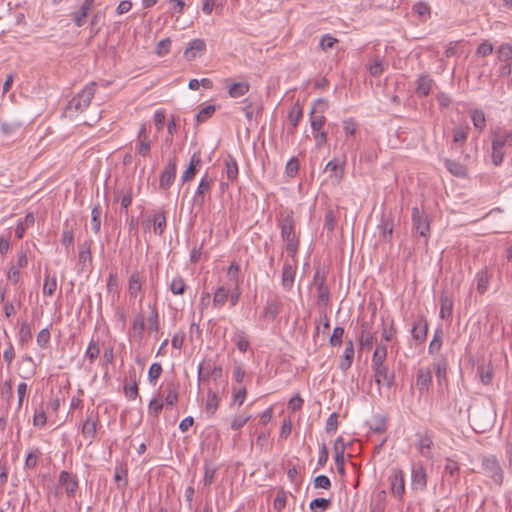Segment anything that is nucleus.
I'll list each match as a JSON object with an SVG mask.
<instances>
[{
  "instance_id": "1",
  "label": "nucleus",
  "mask_w": 512,
  "mask_h": 512,
  "mask_svg": "<svg viewBox=\"0 0 512 512\" xmlns=\"http://www.w3.org/2000/svg\"><path fill=\"white\" fill-rule=\"evenodd\" d=\"M276 222L281 230V238L286 252L294 256L298 252L300 235L296 231L294 212L291 209L281 210L276 217Z\"/></svg>"
},
{
  "instance_id": "2",
  "label": "nucleus",
  "mask_w": 512,
  "mask_h": 512,
  "mask_svg": "<svg viewBox=\"0 0 512 512\" xmlns=\"http://www.w3.org/2000/svg\"><path fill=\"white\" fill-rule=\"evenodd\" d=\"M478 472L488 479L486 482L487 485L501 487L504 483V470L495 455L482 456Z\"/></svg>"
},
{
  "instance_id": "3",
  "label": "nucleus",
  "mask_w": 512,
  "mask_h": 512,
  "mask_svg": "<svg viewBox=\"0 0 512 512\" xmlns=\"http://www.w3.org/2000/svg\"><path fill=\"white\" fill-rule=\"evenodd\" d=\"M96 91V83L87 84L81 92L74 96L67 104L65 113L72 118L83 112L91 103Z\"/></svg>"
},
{
  "instance_id": "4",
  "label": "nucleus",
  "mask_w": 512,
  "mask_h": 512,
  "mask_svg": "<svg viewBox=\"0 0 512 512\" xmlns=\"http://www.w3.org/2000/svg\"><path fill=\"white\" fill-rule=\"evenodd\" d=\"M99 426V414L95 409H88L86 418L81 427L83 437L90 442L95 438Z\"/></svg>"
},
{
  "instance_id": "5",
  "label": "nucleus",
  "mask_w": 512,
  "mask_h": 512,
  "mask_svg": "<svg viewBox=\"0 0 512 512\" xmlns=\"http://www.w3.org/2000/svg\"><path fill=\"white\" fill-rule=\"evenodd\" d=\"M389 482L391 494L402 501L405 494V479L402 469L393 468L389 476Z\"/></svg>"
},
{
  "instance_id": "6",
  "label": "nucleus",
  "mask_w": 512,
  "mask_h": 512,
  "mask_svg": "<svg viewBox=\"0 0 512 512\" xmlns=\"http://www.w3.org/2000/svg\"><path fill=\"white\" fill-rule=\"evenodd\" d=\"M427 486V473L423 465H413L411 469V488L423 491Z\"/></svg>"
},
{
  "instance_id": "7",
  "label": "nucleus",
  "mask_w": 512,
  "mask_h": 512,
  "mask_svg": "<svg viewBox=\"0 0 512 512\" xmlns=\"http://www.w3.org/2000/svg\"><path fill=\"white\" fill-rule=\"evenodd\" d=\"M176 169L177 158L176 156H173L168 160L166 167L164 168L163 172L160 175L159 185L162 189H167L173 184L176 178Z\"/></svg>"
},
{
  "instance_id": "8",
  "label": "nucleus",
  "mask_w": 512,
  "mask_h": 512,
  "mask_svg": "<svg viewBox=\"0 0 512 512\" xmlns=\"http://www.w3.org/2000/svg\"><path fill=\"white\" fill-rule=\"evenodd\" d=\"M297 262L295 258L291 261L287 260L282 269V285L286 290H290L294 284L296 275Z\"/></svg>"
},
{
  "instance_id": "9",
  "label": "nucleus",
  "mask_w": 512,
  "mask_h": 512,
  "mask_svg": "<svg viewBox=\"0 0 512 512\" xmlns=\"http://www.w3.org/2000/svg\"><path fill=\"white\" fill-rule=\"evenodd\" d=\"M447 368V360L444 357H440L434 362L436 380L440 390L448 387Z\"/></svg>"
},
{
  "instance_id": "10",
  "label": "nucleus",
  "mask_w": 512,
  "mask_h": 512,
  "mask_svg": "<svg viewBox=\"0 0 512 512\" xmlns=\"http://www.w3.org/2000/svg\"><path fill=\"white\" fill-rule=\"evenodd\" d=\"M432 383V371L429 367H421L417 371L416 388L422 394L429 390Z\"/></svg>"
},
{
  "instance_id": "11",
  "label": "nucleus",
  "mask_w": 512,
  "mask_h": 512,
  "mask_svg": "<svg viewBox=\"0 0 512 512\" xmlns=\"http://www.w3.org/2000/svg\"><path fill=\"white\" fill-rule=\"evenodd\" d=\"M206 51V43L203 39H193L188 43L187 48L184 51V58L187 61L194 60L198 55L203 54Z\"/></svg>"
},
{
  "instance_id": "12",
  "label": "nucleus",
  "mask_w": 512,
  "mask_h": 512,
  "mask_svg": "<svg viewBox=\"0 0 512 512\" xmlns=\"http://www.w3.org/2000/svg\"><path fill=\"white\" fill-rule=\"evenodd\" d=\"M412 222L416 232L421 236H426L429 233L430 227L427 218L417 207L412 209Z\"/></svg>"
},
{
  "instance_id": "13",
  "label": "nucleus",
  "mask_w": 512,
  "mask_h": 512,
  "mask_svg": "<svg viewBox=\"0 0 512 512\" xmlns=\"http://www.w3.org/2000/svg\"><path fill=\"white\" fill-rule=\"evenodd\" d=\"M372 370L374 372L375 382L378 386L384 383L388 388L392 387L394 375L389 373V369L386 365L372 367Z\"/></svg>"
},
{
  "instance_id": "14",
  "label": "nucleus",
  "mask_w": 512,
  "mask_h": 512,
  "mask_svg": "<svg viewBox=\"0 0 512 512\" xmlns=\"http://www.w3.org/2000/svg\"><path fill=\"white\" fill-rule=\"evenodd\" d=\"M213 184V179L208 176L206 173L200 180L199 185L197 187L194 202L199 205H203L204 197L207 193L210 192V189Z\"/></svg>"
},
{
  "instance_id": "15",
  "label": "nucleus",
  "mask_w": 512,
  "mask_h": 512,
  "mask_svg": "<svg viewBox=\"0 0 512 512\" xmlns=\"http://www.w3.org/2000/svg\"><path fill=\"white\" fill-rule=\"evenodd\" d=\"M59 484L65 488V491L69 497L74 496L77 488L78 481L76 477L72 476L67 471H62L59 475Z\"/></svg>"
},
{
  "instance_id": "16",
  "label": "nucleus",
  "mask_w": 512,
  "mask_h": 512,
  "mask_svg": "<svg viewBox=\"0 0 512 512\" xmlns=\"http://www.w3.org/2000/svg\"><path fill=\"white\" fill-rule=\"evenodd\" d=\"M201 162V153L199 151L194 152L190 158L189 166L181 176L182 182H189L195 177L197 167L201 165Z\"/></svg>"
},
{
  "instance_id": "17",
  "label": "nucleus",
  "mask_w": 512,
  "mask_h": 512,
  "mask_svg": "<svg viewBox=\"0 0 512 512\" xmlns=\"http://www.w3.org/2000/svg\"><path fill=\"white\" fill-rule=\"evenodd\" d=\"M432 446L433 440L428 433L418 434L417 449L423 457L427 459L432 458Z\"/></svg>"
},
{
  "instance_id": "18",
  "label": "nucleus",
  "mask_w": 512,
  "mask_h": 512,
  "mask_svg": "<svg viewBox=\"0 0 512 512\" xmlns=\"http://www.w3.org/2000/svg\"><path fill=\"white\" fill-rule=\"evenodd\" d=\"M94 5V0H84L82 5L80 6L79 11L74 12L72 14V20L76 26L81 27L86 22V17L88 13L92 10Z\"/></svg>"
},
{
  "instance_id": "19",
  "label": "nucleus",
  "mask_w": 512,
  "mask_h": 512,
  "mask_svg": "<svg viewBox=\"0 0 512 512\" xmlns=\"http://www.w3.org/2000/svg\"><path fill=\"white\" fill-rule=\"evenodd\" d=\"M354 354H355V351H354L353 341L352 340L346 341L344 353H343L342 359L339 363V368L343 372L347 371L351 367L353 359H354Z\"/></svg>"
},
{
  "instance_id": "20",
  "label": "nucleus",
  "mask_w": 512,
  "mask_h": 512,
  "mask_svg": "<svg viewBox=\"0 0 512 512\" xmlns=\"http://www.w3.org/2000/svg\"><path fill=\"white\" fill-rule=\"evenodd\" d=\"M334 451H335V463L337 470L340 474L345 473V465H344V443L342 437H338L334 443Z\"/></svg>"
},
{
  "instance_id": "21",
  "label": "nucleus",
  "mask_w": 512,
  "mask_h": 512,
  "mask_svg": "<svg viewBox=\"0 0 512 512\" xmlns=\"http://www.w3.org/2000/svg\"><path fill=\"white\" fill-rule=\"evenodd\" d=\"M359 342L363 348L368 349H370L374 343V334L372 333L371 326L368 322H363L361 324Z\"/></svg>"
},
{
  "instance_id": "22",
  "label": "nucleus",
  "mask_w": 512,
  "mask_h": 512,
  "mask_svg": "<svg viewBox=\"0 0 512 512\" xmlns=\"http://www.w3.org/2000/svg\"><path fill=\"white\" fill-rule=\"evenodd\" d=\"M433 85L434 81L429 75H422L417 79L416 93L419 96H428Z\"/></svg>"
},
{
  "instance_id": "23",
  "label": "nucleus",
  "mask_w": 512,
  "mask_h": 512,
  "mask_svg": "<svg viewBox=\"0 0 512 512\" xmlns=\"http://www.w3.org/2000/svg\"><path fill=\"white\" fill-rule=\"evenodd\" d=\"M143 281L144 277L138 271L131 274L128 287V292L131 297H136L138 292L141 291Z\"/></svg>"
},
{
  "instance_id": "24",
  "label": "nucleus",
  "mask_w": 512,
  "mask_h": 512,
  "mask_svg": "<svg viewBox=\"0 0 512 512\" xmlns=\"http://www.w3.org/2000/svg\"><path fill=\"white\" fill-rule=\"evenodd\" d=\"M445 167L453 176L456 177L464 178L468 174L466 166L455 160L446 159Z\"/></svg>"
},
{
  "instance_id": "25",
  "label": "nucleus",
  "mask_w": 512,
  "mask_h": 512,
  "mask_svg": "<svg viewBox=\"0 0 512 512\" xmlns=\"http://www.w3.org/2000/svg\"><path fill=\"white\" fill-rule=\"evenodd\" d=\"M491 277H492V274L489 272V270L487 268L480 270L476 274L477 291L480 294H484L486 292Z\"/></svg>"
},
{
  "instance_id": "26",
  "label": "nucleus",
  "mask_w": 512,
  "mask_h": 512,
  "mask_svg": "<svg viewBox=\"0 0 512 512\" xmlns=\"http://www.w3.org/2000/svg\"><path fill=\"white\" fill-rule=\"evenodd\" d=\"M224 165L227 179L231 182L235 181L238 177V165L235 158L228 155L224 160Z\"/></svg>"
},
{
  "instance_id": "27",
  "label": "nucleus",
  "mask_w": 512,
  "mask_h": 512,
  "mask_svg": "<svg viewBox=\"0 0 512 512\" xmlns=\"http://www.w3.org/2000/svg\"><path fill=\"white\" fill-rule=\"evenodd\" d=\"M460 467L457 461L447 458L444 466V475L449 476L453 483H457L459 480Z\"/></svg>"
},
{
  "instance_id": "28",
  "label": "nucleus",
  "mask_w": 512,
  "mask_h": 512,
  "mask_svg": "<svg viewBox=\"0 0 512 512\" xmlns=\"http://www.w3.org/2000/svg\"><path fill=\"white\" fill-rule=\"evenodd\" d=\"M325 171L330 173L337 181H340L344 174L342 163L338 159H333L326 164Z\"/></svg>"
},
{
  "instance_id": "29",
  "label": "nucleus",
  "mask_w": 512,
  "mask_h": 512,
  "mask_svg": "<svg viewBox=\"0 0 512 512\" xmlns=\"http://www.w3.org/2000/svg\"><path fill=\"white\" fill-rule=\"evenodd\" d=\"M428 332V324L425 319H419L412 327V336L417 341H424Z\"/></svg>"
},
{
  "instance_id": "30",
  "label": "nucleus",
  "mask_w": 512,
  "mask_h": 512,
  "mask_svg": "<svg viewBox=\"0 0 512 512\" xmlns=\"http://www.w3.org/2000/svg\"><path fill=\"white\" fill-rule=\"evenodd\" d=\"M387 348L384 345H377L372 356L371 367L385 366Z\"/></svg>"
},
{
  "instance_id": "31",
  "label": "nucleus",
  "mask_w": 512,
  "mask_h": 512,
  "mask_svg": "<svg viewBox=\"0 0 512 512\" xmlns=\"http://www.w3.org/2000/svg\"><path fill=\"white\" fill-rule=\"evenodd\" d=\"M229 288L225 286H219L214 292L213 305L215 307H223L228 300Z\"/></svg>"
},
{
  "instance_id": "32",
  "label": "nucleus",
  "mask_w": 512,
  "mask_h": 512,
  "mask_svg": "<svg viewBox=\"0 0 512 512\" xmlns=\"http://www.w3.org/2000/svg\"><path fill=\"white\" fill-rule=\"evenodd\" d=\"M503 143L499 140H492V162L498 166L502 163L504 158Z\"/></svg>"
},
{
  "instance_id": "33",
  "label": "nucleus",
  "mask_w": 512,
  "mask_h": 512,
  "mask_svg": "<svg viewBox=\"0 0 512 512\" xmlns=\"http://www.w3.org/2000/svg\"><path fill=\"white\" fill-rule=\"evenodd\" d=\"M367 69L371 76H380L384 71V60L379 56H375L367 65Z\"/></svg>"
},
{
  "instance_id": "34",
  "label": "nucleus",
  "mask_w": 512,
  "mask_h": 512,
  "mask_svg": "<svg viewBox=\"0 0 512 512\" xmlns=\"http://www.w3.org/2000/svg\"><path fill=\"white\" fill-rule=\"evenodd\" d=\"M249 87L247 82L233 83L229 87L228 93L232 98H238L245 95L249 91Z\"/></svg>"
},
{
  "instance_id": "35",
  "label": "nucleus",
  "mask_w": 512,
  "mask_h": 512,
  "mask_svg": "<svg viewBox=\"0 0 512 512\" xmlns=\"http://www.w3.org/2000/svg\"><path fill=\"white\" fill-rule=\"evenodd\" d=\"M468 126H458L453 129V144L462 146L467 140Z\"/></svg>"
},
{
  "instance_id": "36",
  "label": "nucleus",
  "mask_w": 512,
  "mask_h": 512,
  "mask_svg": "<svg viewBox=\"0 0 512 512\" xmlns=\"http://www.w3.org/2000/svg\"><path fill=\"white\" fill-rule=\"evenodd\" d=\"M471 120L473 122L474 127L479 131H483L484 128L486 127L485 114L480 109H474L471 111Z\"/></svg>"
},
{
  "instance_id": "37",
  "label": "nucleus",
  "mask_w": 512,
  "mask_h": 512,
  "mask_svg": "<svg viewBox=\"0 0 512 512\" xmlns=\"http://www.w3.org/2000/svg\"><path fill=\"white\" fill-rule=\"evenodd\" d=\"M477 371L481 383H483L484 385L491 384L493 379V368L491 367L490 364L479 366Z\"/></svg>"
},
{
  "instance_id": "38",
  "label": "nucleus",
  "mask_w": 512,
  "mask_h": 512,
  "mask_svg": "<svg viewBox=\"0 0 512 512\" xmlns=\"http://www.w3.org/2000/svg\"><path fill=\"white\" fill-rule=\"evenodd\" d=\"M216 472H217V467L214 466L211 462L206 461L204 464V477H203V483L205 486H210L214 482Z\"/></svg>"
},
{
  "instance_id": "39",
  "label": "nucleus",
  "mask_w": 512,
  "mask_h": 512,
  "mask_svg": "<svg viewBox=\"0 0 512 512\" xmlns=\"http://www.w3.org/2000/svg\"><path fill=\"white\" fill-rule=\"evenodd\" d=\"M102 210L100 205H95L91 211V228L95 233L100 232Z\"/></svg>"
},
{
  "instance_id": "40",
  "label": "nucleus",
  "mask_w": 512,
  "mask_h": 512,
  "mask_svg": "<svg viewBox=\"0 0 512 512\" xmlns=\"http://www.w3.org/2000/svg\"><path fill=\"white\" fill-rule=\"evenodd\" d=\"M219 405V397L216 392L208 391L206 401V412L209 415H214Z\"/></svg>"
},
{
  "instance_id": "41",
  "label": "nucleus",
  "mask_w": 512,
  "mask_h": 512,
  "mask_svg": "<svg viewBox=\"0 0 512 512\" xmlns=\"http://www.w3.org/2000/svg\"><path fill=\"white\" fill-rule=\"evenodd\" d=\"M100 355V347L98 341L91 339V341L88 344V347L85 352V357L89 359L90 364L94 363V361L99 357Z\"/></svg>"
},
{
  "instance_id": "42",
  "label": "nucleus",
  "mask_w": 512,
  "mask_h": 512,
  "mask_svg": "<svg viewBox=\"0 0 512 512\" xmlns=\"http://www.w3.org/2000/svg\"><path fill=\"white\" fill-rule=\"evenodd\" d=\"M440 318L446 319L451 316L452 308H453V301L448 296H442L440 298Z\"/></svg>"
},
{
  "instance_id": "43",
  "label": "nucleus",
  "mask_w": 512,
  "mask_h": 512,
  "mask_svg": "<svg viewBox=\"0 0 512 512\" xmlns=\"http://www.w3.org/2000/svg\"><path fill=\"white\" fill-rule=\"evenodd\" d=\"M170 290L174 295H183L186 291V284L181 276H176L170 283Z\"/></svg>"
},
{
  "instance_id": "44",
  "label": "nucleus",
  "mask_w": 512,
  "mask_h": 512,
  "mask_svg": "<svg viewBox=\"0 0 512 512\" xmlns=\"http://www.w3.org/2000/svg\"><path fill=\"white\" fill-rule=\"evenodd\" d=\"M154 232L161 235L166 228V216L164 212H159L153 217Z\"/></svg>"
},
{
  "instance_id": "45",
  "label": "nucleus",
  "mask_w": 512,
  "mask_h": 512,
  "mask_svg": "<svg viewBox=\"0 0 512 512\" xmlns=\"http://www.w3.org/2000/svg\"><path fill=\"white\" fill-rule=\"evenodd\" d=\"M442 343H443L442 331L441 330H437L434 333L433 339H432V341L429 344V347H428L429 354H434V353L439 352L441 347H442Z\"/></svg>"
},
{
  "instance_id": "46",
  "label": "nucleus",
  "mask_w": 512,
  "mask_h": 512,
  "mask_svg": "<svg viewBox=\"0 0 512 512\" xmlns=\"http://www.w3.org/2000/svg\"><path fill=\"white\" fill-rule=\"evenodd\" d=\"M336 217L333 209L329 208L325 212L324 216V229L327 230L328 233H332L335 228Z\"/></svg>"
},
{
  "instance_id": "47",
  "label": "nucleus",
  "mask_w": 512,
  "mask_h": 512,
  "mask_svg": "<svg viewBox=\"0 0 512 512\" xmlns=\"http://www.w3.org/2000/svg\"><path fill=\"white\" fill-rule=\"evenodd\" d=\"M57 288V280L55 277H50L46 275L44 285H43V294L46 296H52Z\"/></svg>"
},
{
  "instance_id": "48",
  "label": "nucleus",
  "mask_w": 512,
  "mask_h": 512,
  "mask_svg": "<svg viewBox=\"0 0 512 512\" xmlns=\"http://www.w3.org/2000/svg\"><path fill=\"white\" fill-rule=\"evenodd\" d=\"M151 140L150 138H144L142 140H138L136 145V150L142 157H147L150 154L151 150Z\"/></svg>"
},
{
  "instance_id": "49",
  "label": "nucleus",
  "mask_w": 512,
  "mask_h": 512,
  "mask_svg": "<svg viewBox=\"0 0 512 512\" xmlns=\"http://www.w3.org/2000/svg\"><path fill=\"white\" fill-rule=\"evenodd\" d=\"M216 107L215 105H208L204 108H202L196 115V120L198 123L205 122L207 119H209L215 112Z\"/></svg>"
},
{
  "instance_id": "50",
  "label": "nucleus",
  "mask_w": 512,
  "mask_h": 512,
  "mask_svg": "<svg viewBox=\"0 0 512 512\" xmlns=\"http://www.w3.org/2000/svg\"><path fill=\"white\" fill-rule=\"evenodd\" d=\"M251 419V415L248 414H239L235 416L230 424L232 430H239L242 428L249 420Z\"/></svg>"
},
{
  "instance_id": "51",
  "label": "nucleus",
  "mask_w": 512,
  "mask_h": 512,
  "mask_svg": "<svg viewBox=\"0 0 512 512\" xmlns=\"http://www.w3.org/2000/svg\"><path fill=\"white\" fill-rule=\"evenodd\" d=\"M32 339L30 324L23 322L19 330V341L21 343L29 342Z\"/></svg>"
},
{
  "instance_id": "52",
  "label": "nucleus",
  "mask_w": 512,
  "mask_h": 512,
  "mask_svg": "<svg viewBox=\"0 0 512 512\" xmlns=\"http://www.w3.org/2000/svg\"><path fill=\"white\" fill-rule=\"evenodd\" d=\"M162 373V366L159 363H153L148 371V379L151 384H156V381Z\"/></svg>"
},
{
  "instance_id": "53",
  "label": "nucleus",
  "mask_w": 512,
  "mask_h": 512,
  "mask_svg": "<svg viewBox=\"0 0 512 512\" xmlns=\"http://www.w3.org/2000/svg\"><path fill=\"white\" fill-rule=\"evenodd\" d=\"M229 295H228V299L230 301V305L232 307L236 306L239 299H240V296H241V291H240V288H239V284H236V285H229Z\"/></svg>"
},
{
  "instance_id": "54",
  "label": "nucleus",
  "mask_w": 512,
  "mask_h": 512,
  "mask_svg": "<svg viewBox=\"0 0 512 512\" xmlns=\"http://www.w3.org/2000/svg\"><path fill=\"white\" fill-rule=\"evenodd\" d=\"M302 109L299 105H295L289 112L288 118L292 126L295 128L302 118Z\"/></svg>"
},
{
  "instance_id": "55",
  "label": "nucleus",
  "mask_w": 512,
  "mask_h": 512,
  "mask_svg": "<svg viewBox=\"0 0 512 512\" xmlns=\"http://www.w3.org/2000/svg\"><path fill=\"white\" fill-rule=\"evenodd\" d=\"M124 394L129 400H134L138 396V385L136 379L132 380L131 384L124 385Z\"/></svg>"
},
{
  "instance_id": "56",
  "label": "nucleus",
  "mask_w": 512,
  "mask_h": 512,
  "mask_svg": "<svg viewBox=\"0 0 512 512\" xmlns=\"http://www.w3.org/2000/svg\"><path fill=\"white\" fill-rule=\"evenodd\" d=\"M178 401V391L177 388L173 384H169L167 386V395L165 397V402L167 405H174Z\"/></svg>"
},
{
  "instance_id": "57",
  "label": "nucleus",
  "mask_w": 512,
  "mask_h": 512,
  "mask_svg": "<svg viewBox=\"0 0 512 512\" xmlns=\"http://www.w3.org/2000/svg\"><path fill=\"white\" fill-rule=\"evenodd\" d=\"M239 266L233 262L228 267L227 275L229 277V285H236L239 284Z\"/></svg>"
},
{
  "instance_id": "58",
  "label": "nucleus",
  "mask_w": 512,
  "mask_h": 512,
  "mask_svg": "<svg viewBox=\"0 0 512 512\" xmlns=\"http://www.w3.org/2000/svg\"><path fill=\"white\" fill-rule=\"evenodd\" d=\"M212 367L209 363H200L198 366V381H206L211 376Z\"/></svg>"
},
{
  "instance_id": "59",
  "label": "nucleus",
  "mask_w": 512,
  "mask_h": 512,
  "mask_svg": "<svg viewBox=\"0 0 512 512\" xmlns=\"http://www.w3.org/2000/svg\"><path fill=\"white\" fill-rule=\"evenodd\" d=\"M46 423L47 417L45 411L42 408L36 409L33 417V425L42 428Z\"/></svg>"
},
{
  "instance_id": "60",
  "label": "nucleus",
  "mask_w": 512,
  "mask_h": 512,
  "mask_svg": "<svg viewBox=\"0 0 512 512\" xmlns=\"http://www.w3.org/2000/svg\"><path fill=\"white\" fill-rule=\"evenodd\" d=\"M286 502L287 493L284 490L278 491L273 503L274 509L281 511L285 508Z\"/></svg>"
},
{
  "instance_id": "61",
  "label": "nucleus",
  "mask_w": 512,
  "mask_h": 512,
  "mask_svg": "<svg viewBox=\"0 0 512 512\" xmlns=\"http://www.w3.org/2000/svg\"><path fill=\"white\" fill-rule=\"evenodd\" d=\"M236 346L241 352H246L249 347V341L243 331L236 333Z\"/></svg>"
},
{
  "instance_id": "62",
  "label": "nucleus",
  "mask_w": 512,
  "mask_h": 512,
  "mask_svg": "<svg viewBox=\"0 0 512 512\" xmlns=\"http://www.w3.org/2000/svg\"><path fill=\"white\" fill-rule=\"evenodd\" d=\"M162 409L163 402L157 398L152 399L148 405V413L154 417H158Z\"/></svg>"
},
{
  "instance_id": "63",
  "label": "nucleus",
  "mask_w": 512,
  "mask_h": 512,
  "mask_svg": "<svg viewBox=\"0 0 512 512\" xmlns=\"http://www.w3.org/2000/svg\"><path fill=\"white\" fill-rule=\"evenodd\" d=\"M314 488L316 489H330L331 481L326 475H318L313 481Z\"/></svg>"
},
{
  "instance_id": "64",
  "label": "nucleus",
  "mask_w": 512,
  "mask_h": 512,
  "mask_svg": "<svg viewBox=\"0 0 512 512\" xmlns=\"http://www.w3.org/2000/svg\"><path fill=\"white\" fill-rule=\"evenodd\" d=\"M498 58L501 61H507L512 58V46L509 44H502L498 51Z\"/></svg>"
}]
</instances>
